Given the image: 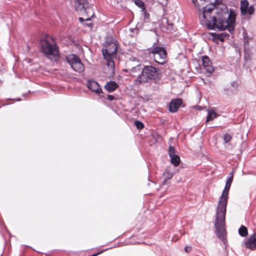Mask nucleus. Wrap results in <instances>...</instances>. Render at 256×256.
I'll list each match as a JSON object with an SVG mask.
<instances>
[{
  "label": "nucleus",
  "instance_id": "nucleus-15",
  "mask_svg": "<svg viewBox=\"0 0 256 256\" xmlns=\"http://www.w3.org/2000/svg\"><path fill=\"white\" fill-rule=\"evenodd\" d=\"M173 176V172H170L169 168H167L162 174V176L164 178L162 184H165L166 183L167 180L171 179Z\"/></svg>",
  "mask_w": 256,
  "mask_h": 256
},
{
  "label": "nucleus",
  "instance_id": "nucleus-10",
  "mask_svg": "<svg viewBox=\"0 0 256 256\" xmlns=\"http://www.w3.org/2000/svg\"><path fill=\"white\" fill-rule=\"evenodd\" d=\"M249 2L247 0H243L240 2V11L242 15L248 14L250 15L254 14V6H248Z\"/></svg>",
  "mask_w": 256,
  "mask_h": 256
},
{
  "label": "nucleus",
  "instance_id": "nucleus-9",
  "mask_svg": "<svg viewBox=\"0 0 256 256\" xmlns=\"http://www.w3.org/2000/svg\"><path fill=\"white\" fill-rule=\"evenodd\" d=\"M202 66L205 69V74L209 77L214 70V68L212 66V62L210 58L207 56H204L202 57Z\"/></svg>",
  "mask_w": 256,
  "mask_h": 256
},
{
  "label": "nucleus",
  "instance_id": "nucleus-3",
  "mask_svg": "<svg viewBox=\"0 0 256 256\" xmlns=\"http://www.w3.org/2000/svg\"><path fill=\"white\" fill-rule=\"evenodd\" d=\"M40 50L48 59L57 62L60 58L58 48L54 40L47 36L40 41Z\"/></svg>",
  "mask_w": 256,
  "mask_h": 256
},
{
  "label": "nucleus",
  "instance_id": "nucleus-19",
  "mask_svg": "<svg viewBox=\"0 0 256 256\" xmlns=\"http://www.w3.org/2000/svg\"><path fill=\"white\" fill-rule=\"evenodd\" d=\"M238 233L242 236L244 237L247 236L248 234L247 228L245 226H241L239 228Z\"/></svg>",
  "mask_w": 256,
  "mask_h": 256
},
{
  "label": "nucleus",
  "instance_id": "nucleus-14",
  "mask_svg": "<svg viewBox=\"0 0 256 256\" xmlns=\"http://www.w3.org/2000/svg\"><path fill=\"white\" fill-rule=\"evenodd\" d=\"M118 87V84L114 81L108 82L104 86V88L109 92H114Z\"/></svg>",
  "mask_w": 256,
  "mask_h": 256
},
{
  "label": "nucleus",
  "instance_id": "nucleus-8",
  "mask_svg": "<svg viewBox=\"0 0 256 256\" xmlns=\"http://www.w3.org/2000/svg\"><path fill=\"white\" fill-rule=\"evenodd\" d=\"M150 53L153 54L156 62L160 64H163L165 62L167 52L164 48L162 46L153 47Z\"/></svg>",
  "mask_w": 256,
  "mask_h": 256
},
{
  "label": "nucleus",
  "instance_id": "nucleus-7",
  "mask_svg": "<svg viewBox=\"0 0 256 256\" xmlns=\"http://www.w3.org/2000/svg\"><path fill=\"white\" fill-rule=\"evenodd\" d=\"M66 61L70 64L74 70L82 72L84 70V66L78 56L74 54H70L66 57Z\"/></svg>",
  "mask_w": 256,
  "mask_h": 256
},
{
  "label": "nucleus",
  "instance_id": "nucleus-28",
  "mask_svg": "<svg viewBox=\"0 0 256 256\" xmlns=\"http://www.w3.org/2000/svg\"><path fill=\"white\" fill-rule=\"evenodd\" d=\"M142 12H144V17L146 18H148L150 16V14H149L146 11V10H142Z\"/></svg>",
  "mask_w": 256,
  "mask_h": 256
},
{
  "label": "nucleus",
  "instance_id": "nucleus-25",
  "mask_svg": "<svg viewBox=\"0 0 256 256\" xmlns=\"http://www.w3.org/2000/svg\"><path fill=\"white\" fill-rule=\"evenodd\" d=\"M244 44H248L249 42H248V38L246 34V36H244Z\"/></svg>",
  "mask_w": 256,
  "mask_h": 256
},
{
  "label": "nucleus",
  "instance_id": "nucleus-22",
  "mask_svg": "<svg viewBox=\"0 0 256 256\" xmlns=\"http://www.w3.org/2000/svg\"><path fill=\"white\" fill-rule=\"evenodd\" d=\"M134 125L138 129H142L144 127V124L139 120H136L134 122Z\"/></svg>",
  "mask_w": 256,
  "mask_h": 256
},
{
  "label": "nucleus",
  "instance_id": "nucleus-26",
  "mask_svg": "<svg viewBox=\"0 0 256 256\" xmlns=\"http://www.w3.org/2000/svg\"><path fill=\"white\" fill-rule=\"evenodd\" d=\"M192 250L191 246H186L184 248V250L186 252H190Z\"/></svg>",
  "mask_w": 256,
  "mask_h": 256
},
{
  "label": "nucleus",
  "instance_id": "nucleus-17",
  "mask_svg": "<svg viewBox=\"0 0 256 256\" xmlns=\"http://www.w3.org/2000/svg\"><path fill=\"white\" fill-rule=\"evenodd\" d=\"M218 114L212 110H209L208 114L206 116V122L213 120L214 118H216Z\"/></svg>",
  "mask_w": 256,
  "mask_h": 256
},
{
  "label": "nucleus",
  "instance_id": "nucleus-20",
  "mask_svg": "<svg viewBox=\"0 0 256 256\" xmlns=\"http://www.w3.org/2000/svg\"><path fill=\"white\" fill-rule=\"evenodd\" d=\"M135 4L142 8V10H145V6L144 2L141 0H134Z\"/></svg>",
  "mask_w": 256,
  "mask_h": 256
},
{
  "label": "nucleus",
  "instance_id": "nucleus-21",
  "mask_svg": "<svg viewBox=\"0 0 256 256\" xmlns=\"http://www.w3.org/2000/svg\"><path fill=\"white\" fill-rule=\"evenodd\" d=\"M174 30V24L172 23L168 24L166 31L167 33H170Z\"/></svg>",
  "mask_w": 256,
  "mask_h": 256
},
{
  "label": "nucleus",
  "instance_id": "nucleus-6",
  "mask_svg": "<svg viewBox=\"0 0 256 256\" xmlns=\"http://www.w3.org/2000/svg\"><path fill=\"white\" fill-rule=\"evenodd\" d=\"M118 45L116 42H111L108 43L105 48L102 50V54L106 60L107 66L110 68L114 66V58L117 54Z\"/></svg>",
  "mask_w": 256,
  "mask_h": 256
},
{
  "label": "nucleus",
  "instance_id": "nucleus-30",
  "mask_svg": "<svg viewBox=\"0 0 256 256\" xmlns=\"http://www.w3.org/2000/svg\"><path fill=\"white\" fill-rule=\"evenodd\" d=\"M216 0H214V2H216Z\"/></svg>",
  "mask_w": 256,
  "mask_h": 256
},
{
  "label": "nucleus",
  "instance_id": "nucleus-5",
  "mask_svg": "<svg viewBox=\"0 0 256 256\" xmlns=\"http://www.w3.org/2000/svg\"><path fill=\"white\" fill-rule=\"evenodd\" d=\"M76 10L84 17L79 18V20L82 22L90 20L94 12L86 0H76Z\"/></svg>",
  "mask_w": 256,
  "mask_h": 256
},
{
  "label": "nucleus",
  "instance_id": "nucleus-27",
  "mask_svg": "<svg viewBox=\"0 0 256 256\" xmlns=\"http://www.w3.org/2000/svg\"><path fill=\"white\" fill-rule=\"evenodd\" d=\"M107 98L110 100H113L114 99V97L112 95H108Z\"/></svg>",
  "mask_w": 256,
  "mask_h": 256
},
{
  "label": "nucleus",
  "instance_id": "nucleus-4",
  "mask_svg": "<svg viewBox=\"0 0 256 256\" xmlns=\"http://www.w3.org/2000/svg\"><path fill=\"white\" fill-rule=\"evenodd\" d=\"M158 69L152 66H145L141 74L134 80V84L138 86L143 83H148L150 81L158 79Z\"/></svg>",
  "mask_w": 256,
  "mask_h": 256
},
{
  "label": "nucleus",
  "instance_id": "nucleus-18",
  "mask_svg": "<svg viewBox=\"0 0 256 256\" xmlns=\"http://www.w3.org/2000/svg\"><path fill=\"white\" fill-rule=\"evenodd\" d=\"M214 36L216 39L219 40L221 42H224L225 38L228 37L229 34L226 32H222L219 34H214Z\"/></svg>",
  "mask_w": 256,
  "mask_h": 256
},
{
  "label": "nucleus",
  "instance_id": "nucleus-2",
  "mask_svg": "<svg viewBox=\"0 0 256 256\" xmlns=\"http://www.w3.org/2000/svg\"><path fill=\"white\" fill-rule=\"evenodd\" d=\"M230 176L227 180L222 193L219 198L216 208L214 226L216 234L224 243L226 244V214L228 198V192L233 180L234 172L230 173Z\"/></svg>",
  "mask_w": 256,
  "mask_h": 256
},
{
  "label": "nucleus",
  "instance_id": "nucleus-13",
  "mask_svg": "<svg viewBox=\"0 0 256 256\" xmlns=\"http://www.w3.org/2000/svg\"><path fill=\"white\" fill-rule=\"evenodd\" d=\"M246 248L251 250H256V232L251 235L245 242Z\"/></svg>",
  "mask_w": 256,
  "mask_h": 256
},
{
  "label": "nucleus",
  "instance_id": "nucleus-16",
  "mask_svg": "<svg viewBox=\"0 0 256 256\" xmlns=\"http://www.w3.org/2000/svg\"><path fill=\"white\" fill-rule=\"evenodd\" d=\"M170 157V158L171 163L175 166H177L180 164V156L176 154Z\"/></svg>",
  "mask_w": 256,
  "mask_h": 256
},
{
  "label": "nucleus",
  "instance_id": "nucleus-1",
  "mask_svg": "<svg viewBox=\"0 0 256 256\" xmlns=\"http://www.w3.org/2000/svg\"><path fill=\"white\" fill-rule=\"evenodd\" d=\"M198 10V17L201 24L209 30H222L226 28L229 31L234 29L235 14L228 13L226 5L220 4L216 6L210 0H192Z\"/></svg>",
  "mask_w": 256,
  "mask_h": 256
},
{
  "label": "nucleus",
  "instance_id": "nucleus-23",
  "mask_svg": "<svg viewBox=\"0 0 256 256\" xmlns=\"http://www.w3.org/2000/svg\"><path fill=\"white\" fill-rule=\"evenodd\" d=\"M176 150L174 147L170 146L168 148V154L170 156H172L174 155H176L175 154Z\"/></svg>",
  "mask_w": 256,
  "mask_h": 256
},
{
  "label": "nucleus",
  "instance_id": "nucleus-29",
  "mask_svg": "<svg viewBox=\"0 0 256 256\" xmlns=\"http://www.w3.org/2000/svg\"><path fill=\"white\" fill-rule=\"evenodd\" d=\"M202 82H204V83L205 84H206V82L204 80V78H202Z\"/></svg>",
  "mask_w": 256,
  "mask_h": 256
},
{
  "label": "nucleus",
  "instance_id": "nucleus-11",
  "mask_svg": "<svg viewBox=\"0 0 256 256\" xmlns=\"http://www.w3.org/2000/svg\"><path fill=\"white\" fill-rule=\"evenodd\" d=\"M87 86L90 90L94 92L100 97L103 96L102 95V94H103L102 90L97 82L94 80H89L88 82Z\"/></svg>",
  "mask_w": 256,
  "mask_h": 256
},
{
  "label": "nucleus",
  "instance_id": "nucleus-24",
  "mask_svg": "<svg viewBox=\"0 0 256 256\" xmlns=\"http://www.w3.org/2000/svg\"><path fill=\"white\" fill-rule=\"evenodd\" d=\"M232 138V136L228 134H226L224 136V140L225 142H230Z\"/></svg>",
  "mask_w": 256,
  "mask_h": 256
},
{
  "label": "nucleus",
  "instance_id": "nucleus-12",
  "mask_svg": "<svg viewBox=\"0 0 256 256\" xmlns=\"http://www.w3.org/2000/svg\"><path fill=\"white\" fill-rule=\"evenodd\" d=\"M182 103V98H174L170 101L168 105V110L171 112H176L178 111Z\"/></svg>",
  "mask_w": 256,
  "mask_h": 256
}]
</instances>
